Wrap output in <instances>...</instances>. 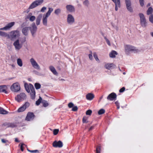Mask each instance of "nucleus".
I'll return each mask as SVG.
<instances>
[{
  "mask_svg": "<svg viewBox=\"0 0 153 153\" xmlns=\"http://www.w3.org/2000/svg\"><path fill=\"white\" fill-rule=\"evenodd\" d=\"M15 24L14 22H12L7 24L5 27L0 28V36L4 37H7L11 41H14L19 38L20 33L18 30H13L10 31L9 34L1 31H6L9 30Z\"/></svg>",
  "mask_w": 153,
  "mask_h": 153,
  "instance_id": "nucleus-1",
  "label": "nucleus"
},
{
  "mask_svg": "<svg viewBox=\"0 0 153 153\" xmlns=\"http://www.w3.org/2000/svg\"><path fill=\"white\" fill-rule=\"evenodd\" d=\"M25 41L26 38L25 37H20L14 40L13 45L15 50L19 51L21 49Z\"/></svg>",
  "mask_w": 153,
  "mask_h": 153,
  "instance_id": "nucleus-2",
  "label": "nucleus"
},
{
  "mask_svg": "<svg viewBox=\"0 0 153 153\" xmlns=\"http://www.w3.org/2000/svg\"><path fill=\"white\" fill-rule=\"evenodd\" d=\"M125 51L127 54L130 52H133L134 53H138L140 51L136 48L130 45H125L124 46Z\"/></svg>",
  "mask_w": 153,
  "mask_h": 153,
  "instance_id": "nucleus-3",
  "label": "nucleus"
},
{
  "mask_svg": "<svg viewBox=\"0 0 153 153\" xmlns=\"http://www.w3.org/2000/svg\"><path fill=\"white\" fill-rule=\"evenodd\" d=\"M138 15L140 18V23L141 26L143 27H146L147 26V22L144 15L142 13H140Z\"/></svg>",
  "mask_w": 153,
  "mask_h": 153,
  "instance_id": "nucleus-4",
  "label": "nucleus"
},
{
  "mask_svg": "<svg viewBox=\"0 0 153 153\" xmlns=\"http://www.w3.org/2000/svg\"><path fill=\"white\" fill-rule=\"evenodd\" d=\"M44 1V0H36L32 2L28 7V9L30 10L35 8L40 5Z\"/></svg>",
  "mask_w": 153,
  "mask_h": 153,
  "instance_id": "nucleus-5",
  "label": "nucleus"
},
{
  "mask_svg": "<svg viewBox=\"0 0 153 153\" xmlns=\"http://www.w3.org/2000/svg\"><path fill=\"white\" fill-rule=\"evenodd\" d=\"M20 86L18 82H16L13 83L10 87L11 90L14 92H17L20 90Z\"/></svg>",
  "mask_w": 153,
  "mask_h": 153,
  "instance_id": "nucleus-6",
  "label": "nucleus"
},
{
  "mask_svg": "<svg viewBox=\"0 0 153 153\" xmlns=\"http://www.w3.org/2000/svg\"><path fill=\"white\" fill-rule=\"evenodd\" d=\"M30 61L32 66L34 68L37 70H40L41 68L39 65L34 58H31Z\"/></svg>",
  "mask_w": 153,
  "mask_h": 153,
  "instance_id": "nucleus-7",
  "label": "nucleus"
},
{
  "mask_svg": "<svg viewBox=\"0 0 153 153\" xmlns=\"http://www.w3.org/2000/svg\"><path fill=\"white\" fill-rule=\"evenodd\" d=\"M125 1L127 10L130 13L133 12V10L131 6V0H125Z\"/></svg>",
  "mask_w": 153,
  "mask_h": 153,
  "instance_id": "nucleus-8",
  "label": "nucleus"
},
{
  "mask_svg": "<svg viewBox=\"0 0 153 153\" xmlns=\"http://www.w3.org/2000/svg\"><path fill=\"white\" fill-rule=\"evenodd\" d=\"M26 95L24 93H21L20 94L18 95L15 98L16 101L18 102H20L22 100L25 99Z\"/></svg>",
  "mask_w": 153,
  "mask_h": 153,
  "instance_id": "nucleus-9",
  "label": "nucleus"
},
{
  "mask_svg": "<svg viewBox=\"0 0 153 153\" xmlns=\"http://www.w3.org/2000/svg\"><path fill=\"white\" fill-rule=\"evenodd\" d=\"M67 21L68 24L72 25L74 23L75 19L72 15L71 14H68L67 15Z\"/></svg>",
  "mask_w": 153,
  "mask_h": 153,
  "instance_id": "nucleus-10",
  "label": "nucleus"
},
{
  "mask_svg": "<svg viewBox=\"0 0 153 153\" xmlns=\"http://www.w3.org/2000/svg\"><path fill=\"white\" fill-rule=\"evenodd\" d=\"M29 28L31 33L32 35L33 36L36 31L37 27L35 24L34 23H33L31 24V26L29 27Z\"/></svg>",
  "mask_w": 153,
  "mask_h": 153,
  "instance_id": "nucleus-11",
  "label": "nucleus"
},
{
  "mask_svg": "<svg viewBox=\"0 0 153 153\" xmlns=\"http://www.w3.org/2000/svg\"><path fill=\"white\" fill-rule=\"evenodd\" d=\"M30 96L31 99H35V91L34 88L31 84H30Z\"/></svg>",
  "mask_w": 153,
  "mask_h": 153,
  "instance_id": "nucleus-12",
  "label": "nucleus"
},
{
  "mask_svg": "<svg viewBox=\"0 0 153 153\" xmlns=\"http://www.w3.org/2000/svg\"><path fill=\"white\" fill-rule=\"evenodd\" d=\"M117 97L116 94L114 92L109 94L107 97V99L110 101H112L116 99Z\"/></svg>",
  "mask_w": 153,
  "mask_h": 153,
  "instance_id": "nucleus-13",
  "label": "nucleus"
},
{
  "mask_svg": "<svg viewBox=\"0 0 153 153\" xmlns=\"http://www.w3.org/2000/svg\"><path fill=\"white\" fill-rule=\"evenodd\" d=\"M53 146L55 147L61 148L63 146V143L60 141H55L53 143Z\"/></svg>",
  "mask_w": 153,
  "mask_h": 153,
  "instance_id": "nucleus-14",
  "label": "nucleus"
},
{
  "mask_svg": "<svg viewBox=\"0 0 153 153\" xmlns=\"http://www.w3.org/2000/svg\"><path fill=\"white\" fill-rule=\"evenodd\" d=\"M34 115L31 112H29L27 113L25 118V120L27 121H30L33 119Z\"/></svg>",
  "mask_w": 153,
  "mask_h": 153,
  "instance_id": "nucleus-15",
  "label": "nucleus"
},
{
  "mask_svg": "<svg viewBox=\"0 0 153 153\" xmlns=\"http://www.w3.org/2000/svg\"><path fill=\"white\" fill-rule=\"evenodd\" d=\"M7 85H4L0 86V92H3L5 94L7 93Z\"/></svg>",
  "mask_w": 153,
  "mask_h": 153,
  "instance_id": "nucleus-16",
  "label": "nucleus"
},
{
  "mask_svg": "<svg viewBox=\"0 0 153 153\" xmlns=\"http://www.w3.org/2000/svg\"><path fill=\"white\" fill-rule=\"evenodd\" d=\"M66 7L67 10L70 12L73 13L75 11L74 7L72 5H68Z\"/></svg>",
  "mask_w": 153,
  "mask_h": 153,
  "instance_id": "nucleus-17",
  "label": "nucleus"
},
{
  "mask_svg": "<svg viewBox=\"0 0 153 153\" xmlns=\"http://www.w3.org/2000/svg\"><path fill=\"white\" fill-rule=\"evenodd\" d=\"M29 30V27H25L22 29V32L24 35L26 36L28 35Z\"/></svg>",
  "mask_w": 153,
  "mask_h": 153,
  "instance_id": "nucleus-18",
  "label": "nucleus"
},
{
  "mask_svg": "<svg viewBox=\"0 0 153 153\" xmlns=\"http://www.w3.org/2000/svg\"><path fill=\"white\" fill-rule=\"evenodd\" d=\"M114 66V65L113 63H106L105 65V67L106 69L110 70L112 69Z\"/></svg>",
  "mask_w": 153,
  "mask_h": 153,
  "instance_id": "nucleus-19",
  "label": "nucleus"
},
{
  "mask_svg": "<svg viewBox=\"0 0 153 153\" xmlns=\"http://www.w3.org/2000/svg\"><path fill=\"white\" fill-rule=\"evenodd\" d=\"M48 17V12H47L45 15H44L43 16V23L44 25H47Z\"/></svg>",
  "mask_w": 153,
  "mask_h": 153,
  "instance_id": "nucleus-20",
  "label": "nucleus"
},
{
  "mask_svg": "<svg viewBox=\"0 0 153 153\" xmlns=\"http://www.w3.org/2000/svg\"><path fill=\"white\" fill-rule=\"evenodd\" d=\"M115 4V10L117 11L118 10V7H120V0H117V1L114 2Z\"/></svg>",
  "mask_w": 153,
  "mask_h": 153,
  "instance_id": "nucleus-21",
  "label": "nucleus"
},
{
  "mask_svg": "<svg viewBox=\"0 0 153 153\" xmlns=\"http://www.w3.org/2000/svg\"><path fill=\"white\" fill-rule=\"evenodd\" d=\"M94 97V95L91 93H88L86 95V98L89 100H92Z\"/></svg>",
  "mask_w": 153,
  "mask_h": 153,
  "instance_id": "nucleus-22",
  "label": "nucleus"
},
{
  "mask_svg": "<svg viewBox=\"0 0 153 153\" xmlns=\"http://www.w3.org/2000/svg\"><path fill=\"white\" fill-rule=\"evenodd\" d=\"M42 14H39L37 17L36 19V24L37 25L40 24L41 19L42 17Z\"/></svg>",
  "mask_w": 153,
  "mask_h": 153,
  "instance_id": "nucleus-23",
  "label": "nucleus"
},
{
  "mask_svg": "<svg viewBox=\"0 0 153 153\" xmlns=\"http://www.w3.org/2000/svg\"><path fill=\"white\" fill-rule=\"evenodd\" d=\"M16 62L17 65L20 67H22L23 65V61L20 58H18L16 59Z\"/></svg>",
  "mask_w": 153,
  "mask_h": 153,
  "instance_id": "nucleus-24",
  "label": "nucleus"
},
{
  "mask_svg": "<svg viewBox=\"0 0 153 153\" xmlns=\"http://www.w3.org/2000/svg\"><path fill=\"white\" fill-rule=\"evenodd\" d=\"M49 68L50 70L54 74L56 75H58L57 72L56 70L52 66H50L49 67Z\"/></svg>",
  "mask_w": 153,
  "mask_h": 153,
  "instance_id": "nucleus-25",
  "label": "nucleus"
},
{
  "mask_svg": "<svg viewBox=\"0 0 153 153\" xmlns=\"http://www.w3.org/2000/svg\"><path fill=\"white\" fill-rule=\"evenodd\" d=\"M117 53L114 51H112L109 54L110 57L111 58H114L116 56V55H117Z\"/></svg>",
  "mask_w": 153,
  "mask_h": 153,
  "instance_id": "nucleus-26",
  "label": "nucleus"
},
{
  "mask_svg": "<svg viewBox=\"0 0 153 153\" xmlns=\"http://www.w3.org/2000/svg\"><path fill=\"white\" fill-rule=\"evenodd\" d=\"M153 10L151 7H149L147 11V14L148 15L152 14Z\"/></svg>",
  "mask_w": 153,
  "mask_h": 153,
  "instance_id": "nucleus-27",
  "label": "nucleus"
},
{
  "mask_svg": "<svg viewBox=\"0 0 153 153\" xmlns=\"http://www.w3.org/2000/svg\"><path fill=\"white\" fill-rule=\"evenodd\" d=\"M7 112L4 110L3 108L0 107V114H6Z\"/></svg>",
  "mask_w": 153,
  "mask_h": 153,
  "instance_id": "nucleus-28",
  "label": "nucleus"
},
{
  "mask_svg": "<svg viewBox=\"0 0 153 153\" xmlns=\"http://www.w3.org/2000/svg\"><path fill=\"white\" fill-rule=\"evenodd\" d=\"M25 109H26L25 108V107L23 106H22L18 109L17 111L18 112H22L25 111Z\"/></svg>",
  "mask_w": 153,
  "mask_h": 153,
  "instance_id": "nucleus-29",
  "label": "nucleus"
},
{
  "mask_svg": "<svg viewBox=\"0 0 153 153\" xmlns=\"http://www.w3.org/2000/svg\"><path fill=\"white\" fill-rule=\"evenodd\" d=\"M25 87L28 93L30 92V89L27 83H25Z\"/></svg>",
  "mask_w": 153,
  "mask_h": 153,
  "instance_id": "nucleus-30",
  "label": "nucleus"
},
{
  "mask_svg": "<svg viewBox=\"0 0 153 153\" xmlns=\"http://www.w3.org/2000/svg\"><path fill=\"white\" fill-rule=\"evenodd\" d=\"M83 4L85 6L88 7L89 5V2L88 0H85L83 2Z\"/></svg>",
  "mask_w": 153,
  "mask_h": 153,
  "instance_id": "nucleus-31",
  "label": "nucleus"
},
{
  "mask_svg": "<svg viewBox=\"0 0 153 153\" xmlns=\"http://www.w3.org/2000/svg\"><path fill=\"white\" fill-rule=\"evenodd\" d=\"M42 98H41V97H40L39 99L37 101H36V104L37 105H39L40 104V103L41 102H42Z\"/></svg>",
  "mask_w": 153,
  "mask_h": 153,
  "instance_id": "nucleus-32",
  "label": "nucleus"
},
{
  "mask_svg": "<svg viewBox=\"0 0 153 153\" xmlns=\"http://www.w3.org/2000/svg\"><path fill=\"white\" fill-rule=\"evenodd\" d=\"M61 12V9H60L58 8L56 9L55 10L54 13L58 15Z\"/></svg>",
  "mask_w": 153,
  "mask_h": 153,
  "instance_id": "nucleus-33",
  "label": "nucleus"
},
{
  "mask_svg": "<svg viewBox=\"0 0 153 153\" xmlns=\"http://www.w3.org/2000/svg\"><path fill=\"white\" fill-rule=\"evenodd\" d=\"M34 86L36 89L40 88L41 86V85L40 84L37 83H35Z\"/></svg>",
  "mask_w": 153,
  "mask_h": 153,
  "instance_id": "nucleus-34",
  "label": "nucleus"
},
{
  "mask_svg": "<svg viewBox=\"0 0 153 153\" xmlns=\"http://www.w3.org/2000/svg\"><path fill=\"white\" fill-rule=\"evenodd\" d=\"M149 20L150 22L153 24V15L152 14L150 15L149 17Z\"/></svg>",
  "mask_w": 153,
  "mask_h": 153,
  "instance_id": "nucleus-35",
  "label": "nucleus"
},
{
  "mask_svg": "<svg viewBox=\"0 0 153 153\" xmlns=\"http://www.w3.org/2000/svg\"><path fill=\"white\" fill-rule=\"evenodd\" d=\"M105 112V110L103 109H100L98 112L99 115L102 114Z\"/></svg>",
  "mask_w": 153,
  "mask_h": 153,
  "instance_id": "nucleus-36",
  "label": "nucleus"
},
{
  "mask_svg": "<svg viewBox=\"0 0 153 153\" xmlns=\"http://www.w3.org/2000/svg\"><path fill=\"white\" fill-rule=\"evenodd\" d=\"M33 16L32 13H29L26 16V19L29 20Z\"/></svg>",
  "mask_w": 153,
  "mask_h": 153,
  "instance_id": "nucleus-37",
  "label": "nucleus"
},
{
  "mask_svg": "<svg viewBox=\"0 0 153 153\" xmlns=\"http://www.w3.org/2000/svg\"><path fill=\"white\" fill-rule=\"evenodd\" d=\"M30 105V103L28 102H26L25 104L23 105L25 108H26L29 107Z\"/></svg>",
  "mask_w": 153,
  "mask_h": 153,
  "instance_id": "nucleus-38",
  "label": "nucleus"
},
{
  "mask_svg": "<svg viewBox=\"0 0 153 153\" xmlns=\"http://www.w3.org/2000/svg\"><path fill=\"white\" fill-rule=\"evenodd\" d=\"M95 59V60L97 61H99V60L98 57L96 53H93Z\"/></svg>",
  "mask_w": 153,
  "mask_h": 153,
  "instance_id": "nucleus-39",
  "label": "nucleus"
},
{
  "mask_svg": "<svg viewBox=\"0 0 153 153\" xmlns=\"http://www.w3.org/2000/svg\"><path fill=\"white\" fill-rule=\"evenodd\" d=\"M88 119V117L86 116H84L83 117L82 119V122L83 123H86L87 122V120Z\"/></svg>",
  "mask_w": 153,
  "mask_h": 153,
  "instance_id": "nucleus-40",
  "label": "nucleus"
},
{
  "mask_svg": "<svg viewBox=\"0 0 153 153\" xmlns=\"http://www.w3.org/2000/svg\"><path fill=\"white\" fill-rule=\"evenodd\" d=\"M42 103L43 104V105L45 107H47L48 105L47 102L45 100H43L42 101Z\"/></svg>",
  "mask_w": 153,
  "mask_h": 153,
  "instance_id": "nucleus-41",
  "label": "nucleus"
},
{
  "mask_svg": "<svg viewBox=\"0 0 153 153\" xmlns=\"http://www.w3.org/2000/svg\"><path fill=\"white\" fill-rule=\"evenodd\" d=\"M59 131V129H55L53 131V134L54 135H56L58 133Z\"/></svg>",
  "mask_w": 153,
  "mask_h": 153,
  "instance_id": "nucleus-42",
  "label": "nucleus"
},
{
  "mask_svg": "<svg viewBox=\"0 0 153 153\" xmlns=\"http://www.w3.org/2000/svg\"><path fill=\"white\" fill-rule=\"evenodd\" d=\"M92 111L91 110H88L86 112V114L87 115H90L91 114Z\"/></svg>",
  "mask_w": 153,
  "mask_h": 153,
  "instance_id": "nucleus-43",
  "label": "nucleus"
},
{
  "mask_svg": "<svg viewBox=\"0 0 153 153\" xmlns=\"http://www.w3.org/2000/svg\"><path fill=\"white\" fill-rule=\"evenodd\" d=\"M100 146H97L96 148V153H100Z\"/></svg>",
  "mask_w": 153,
  "mask_h": 153,
  "instance_id": "nucleus-44",
  "label": "nucleus"
},
{
  "mask_svg": "<svg viewBox=\"0 0 153 153\" xmlns=\"http://www.w3.org/2000/svg\"><path fill=\"white\" fill-rule=\"evenodd\" d=\"M27 151L31 153H37L38 152V150H30L29 149H27Z\"/></svg>",
  "mask_w": 153,
  "mask_h": 153,
  "instance_id": "nucleus-45",
  "label": "nucleus"
},
{
  "mask_svg": "<svg viewBox=\"0 0 153 153\" xmlns=\"http://www.w3.org/2000/svg\"><path fill=\"white\" fill-rule=\"evenodd\" d=\"M36 19V17L35 16H33L32 17L29 19V20L31 22L33 21Z\"/></svg>",
  "mask_w": 153,
  "mask_h": 153,
  "instance_id": "nucleus-46",
  "label": "nucleus"
},
{
  "mask_svg": "<svg viewBox=\"0 0 153 153\" xmlns=\"http://www.w3.org/2000/svg\"><path fill=\"white\" fill-rule=\"evenodd\" d=\"M89 58L90 60L93 59L92 53L91 51L90 52V53L89 54Z\"/></svg>",
  "mask_w": 153,
  "mask_h": 153,
  "instance_id": "nucleus-47",
  "label": "nucleus"
},
{
  "mask_svg": "<svg viewBox=\"0 0 153 153\" xmlns=\"http://www.w3.org/2000/svg\"><path fill=\"white\" fill-rule=\"evenodd\" d=\"M53 9L52 8H48V16H49L51 13L53 11Z\"/></svg>",
  "mask_w": 153,
  "mask_h": 153,
  "instance_id": "nucleus-48",
  "label": "nucleus"
},
{
  "mask_svg": "<svg viewBox=\"0 0 153 153\" xmlns=\"http://www.w3.org/2000/svg\"><path fill=\"white\" fill-rule=\"evenodd\" d=\"M140 5L142 7L144 5V0H139Z\"/></svg>",
  "mask_w": 153,
  "mask_h": 153,
  "instance_id": "nucleus-49",
  "label": "nucleus"
},
{
  "mask_svg": "<svg viewBox=\"0 0 153 153\" xmlns=\"http://www.w3.org/2000/svg\"><path fill=\"white\" fill-rule=\"evenodd\" d=\"M25 146V145L23 143H21V146H20V148L21 151H23L24 150V146Z\"/></svg>",
  "mask_w": 153,
  "mask_h": 153,
  "instance_id": "nucleus-50",
  "label": "nucleus"
},
{
  "mask_svg": "<svg viewBox=\"0 0 153 153\" xmlns=\"http://www.w3.org/2000/svg\"><path fill=\"white\" fill-rule=\"evenodd\" d=\"M125 88L124 87H123L120 90L119 92L120 93L123 92L125 91Z\"/></svg>",
  "mask_w": 153,
  "mask_h": 153,
  "instance_id": "nucleus-51",
  "label": "nucleus"
},
{
  "mask_svg": "<svg viewBox=\"0 0 153 153\" xmlns=\"http://www.w3.org/2000/svg\"><path fill=\"white\" fill-rule=\"evenodd\" d=\"M105 39L106 41V42L108 45L110 46L111 45V44L110 42L108 39L107 38H105Z\"/></svg>",
  "mask_w": 153,
  "mask_h": 153,
  "instance_id": "nucleus-52",
  "label": "nucleus"
},
{
  "mask_svg": "<svg viewBox=\"0 0 153 153\" xmlns=\"http://www.w3.org/2000/svg\"><path fill=\"white\" fill-rule=\"evenodd\" d=\"M47 9L46 7H43L40 10V11L42 12H45V10Z\"/></svg>",
  "mask_w": 153,
  "mask_h": 153,
  "instance_id": "nucleus-53",
  "label": "nucleus"
},
{
  "mask_svg": "<svg viewBox=\"0 0 153 153\" xmlns=\"http://www.w3.org/2000/svg\"><path fill=\"white\" fill-rule=\"evenodd\" d=\"M78 108L77 106L73 107L72 109V110L74 111H76L77 110Z\"/></svg>",
  "mask_w": 153,
  "mask_h": 153,
  "instance_id": "nucleus-54",
  "label": "nucleus"
},
{
  "mask_svg": "<svg viewBox=\"0 0 153 153\" xmlns=\"http://www.w3.org/2000/svg\"><path fill=\"white\" fill-rule=\"evenodd\" d=\"M73 104L71 102L69 103L68 105V106L70 108H72V107H73Z\"/></svg>",
  "mask_w": 153,
  "mask_h": 153,
  "instance_id": "nucleus-55",
  "label": "nucleus"
},
{
  "mask_svg": "<svg viewBox=\"0 0 153 153\" xmlns=\"http://www.w3.org/2000/svg\"><path fill=\"white\" fill-rule=\"evenodd\" d=\"M1 142L2 143H6V142H7V141L6 140H5L4 139H1Z\"/></svg>",
  "mask_w": 153,
  "mask_h": 153,
  "instance_id": "nucleus-56",
  "label": "nucleus"
},
{
  "mask_svg": "<svg viewBox=\"0 0 153 153\" xmlns=\"http://www.w3.org/2000/svg\"><path fill=\"white\" fill-rule=\"evenodd\" d=\"M115 104L117 106H118L119 105V102H118V101H117L115 102Z\"/></svg>",
  "mask_w": 153,
  "mask_h": 153,
  "instance_id": "nucleus-57",
  "label": "nucleus"
},
{
  "mask_svg": "<svg viewBox=\"0 0 153 153\" xmlns=\"http://www.w3.org/2000/svg\"><path fill=\"white\" fill-rule=\"evenodd\" d=\"M93 128H94V127L93 126H91L89 129V131H90L91 130H92V129H93Z\"/></svg>",
  "mask_w": 153,
  "mask_h": 153,
  "instance_id": "nucleus-58",
  "label": "nucleus"
},
{
  "mask_svg": "<svg viewBox=\"0 0 153 153\" xmlns=\"http://www.w3.org/2000/svg\"><path fill=\"white\" fill-rule=\"evenodd\" d=\"M15 141L16 142H19V141L18 140V139L17 138H16L15 139Z\"/></svg>",
  "mask_w": 153,
  "mask_h": 153,
  "instance_id": "nucleus-59",
  "label": "nucleus"
},
{
  "mask_svg": "<svg viewBox=\"0 0 153 153\" xmlns=\"http://www.w3.org/2000/svg\"><path fill=\"white\" fill-rule=\"evenodd\" d=\"M151 35L153 37V32H151L150 33Z\"/></svg>",
  "mask_w": 153,
  "mask_h": 153,
  "instance_id": "nucleus-60",
  "label": "nucleus"
},
{
  "mask_svg": "<svg viewBox=\"0 0 153 153\" xmlns=\"http://www.w3.org/2000/svg\"><path fill=\"white\" fill-rule=\"evenodd\" d=\"M11 66L13 67V68H14L15 67V65H13V64H12L11 65Z\"/></svg>",
  "mask_w": 153,
  "mask_h": 153,
  "instance_id": "nucleus-61",
  "label": "nucleus"
},
{
  "mask_svg": "<svg viewBox=\"0 0 153 153\" xmlns=\"http://www.w3.org/2000/svg\"><path fill=\"white\" fill-rule=\"evenodd\" d=\"M60 80H61L62 81H64L65 80L64 79H60Z\"/></svg>",
  "mask_w": 153,
  "mask_h": 153,
  "instance_id": "nucleus-62",
  "label": "nucleus"
},
{
  "mask_svg": "<svg viewBox=\"0 0 153 153\" xmlns=\"http://www.w3.org/2000/svg\"><path fill=\"white\" fill-rule=\"evenodd\" d=\"M117 108L118 109L120 108V105H119L118 106H117Z\"/></svg>",
  "mask_w": 153,
  "mask_h": 153,
  "instance_id": "nucleus-63",
  "label": "nucleus"
},
{
  "mask_svg": "<svg viewBox=\"0 0 153 153\" xmlns=\"http://www.w3.org/2000/svg\"><path fill=\"white\" fill-rule=\"evenodd\" d=\"M113 2L117 1V0H112Z\"/></svg>",
  "mask_w": 153,
  "mask_h": 153,
  "instance_id": "nucleus-64",
  "label": "nucleus"
}]
</instances>
